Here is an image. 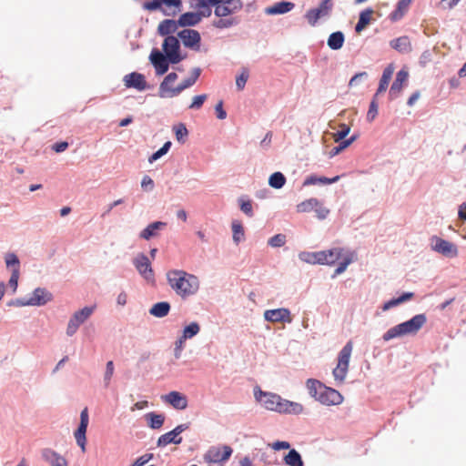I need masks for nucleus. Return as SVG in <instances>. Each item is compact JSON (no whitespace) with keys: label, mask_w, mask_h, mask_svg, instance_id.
Returning <instances> with one entry per match:
<instances>
[{"label":"nucleus","mask_w":466,"mask_h":466,"mask_svg":"<svg viewBox=\"0 0 466 466\" xmlns=\"http://www.w3.org/2000/svg\"><path fill=\"white\" fill-rule=\"evenodd\" d=\"M352 349H353L352 342L348 341L345 344V346L339 352L338 364L349 367Z\"/></svg>","instance_id":"7c9ffc66"},{"label":"nucleus","mask_w":466,"mask_h":466,"mask_svg":"<svg viewBox=\"0 0 466 466\" xmlns=\"http://www.w3.org/2000/svg\"><path fill=\"white\" fill-rule=\"evenodd\" d=\"M167 223L163 221H155L147 225L140 233L139 238L145 240H149L158 235V231L166 228Z\"/></svg>","instance_id":"412c9836"},{"label":"nucleus","mask_w":466,"mask_h":466,"mask_svg":"<svg viewBox=\"0 0 466 466\" xmlns=\"http://www.w3.org/2000/svg\"><path fill=\"white\" fill-rule=\"evenodd\" d=\"M314 211L319 219H325L329 214V209L324 207L319 201V205L314 208Z\"/></svg>","instance_id":"680f3d73"},{"label":"nucleus","mask_w":466,"mask_h":466,"mask_svg":"<svg viewBox=\"0 0 466 466\" xmlns=\"http://www.w3.org/2000/svg\"><path fill=\"white\" fill-rule=\"evenodd\" d=\"M414 297L413 292H404L398 298H393L390 299L389 301L385 302L382 306V310L387 311L394 307H397L404 302L409 301Z\"/></svg>","instance_id":"bb28decb"},{"label":"nucleus","mask_w":466,"mask_h":466,"mask_svg":"<svg viewBox=\"0 0 466 466\" xmlns=\"http://www.w3.org/2000/svg\"><path fill=\"white\" fill-rule=\"evenodd\" d=\"M294 7V3L289 1H281L267 6L264 9V13L268 15H284L293 10Z\"/></svg>","instance_id":"aec40b11"},{"label":"nucleus","mask_w":466,"mask_h":466,"mask_svg":"<svg viewBox=\"0 0 466 466\" xmlns=\"http://www.w3.org/2000/svg\"><path fill=\"white\" fill-rule=\"evenodd\" d=\"M162 6L161 0H152L144 3L143 7L148 11H155L160 9L165 15H170Z\"/></svg>","instance_id":"09e8293b"},{"label":"nucleus","mask_w":466,"mask_h":466,"mask_svg":"<svg viewBox=\"0 0 466 466\" xmlns=\"http://www.w3.org/2000/svg\"><path fill=\"white\" fill-rule=\"evenodd\" d=\"M167 279L171 289L181 298L192 296L199 289L198 279L184 270H170Z\"/></svg>","instance_id":"f03ea898"},{"label":"nucleus","mask_w":466,"mask_h":466,"mask_svg":"<svg viewBox=\"0 0 466 466\" xmlns=\"http://www.w3.org/2000/svg\"><path fill=\"white\" fill-rule=\"evenodd\" d=\"M284 461L289 466H304L301 455L295 449L290 450L284 457Z\"/></svg>","instance_id":"72a5a7b5"},{"label":"nucleus","mask_w":466,"mask_h":466,"mask_svg":"<svg viewBox=\"0 0 466 466\" xmlns=\"http://www.w3.org/2000/svg\"><path fill=\"white\" fill-rule=\"evenodd\" d=\"M254 396L256 400L263 404V406L272 411H277L281 396L277 393L263 391L259 388H255Z\"/></svg>","instance_id":"6e6552de"},{"label":"nucleus","mask_w":466,"mask_h":466,"mask_svg":"<svg viewBox=\"0 0 466 466\" xmlns=\"http://www.w3.org/2000/svg\"><path fill=\"white\" fill-rule=\"evenodd\" d=\"M239 20L237 17H219L218 20H215L212 25L218 29H227L238 25Z\"/></svg>","instance_id":"473e14b6"},{"label":"nucleus","mask_w":466,"mask_h":466,"mask_svg":"<svg viewBox=\"0 0 466 466\" xmlns=\"http://www.w3.org/2000/svg\"><path fill=\"white\" fill-rule=\"evenodd\" d=\"M264 319L269 322L291 323L290 310L286 308L268 309L264 312Z\"/></svg>","instance_id":"4468645a"},{"label":"nucleus","mask_w":466,"mask_h":466,"mask_svg":"<svg viewBox=\"0 0 466 466\" xmlns=\"http://www.w3.org/2000/svg\"><path fill=\"white\" fill-rule=\"evenodd\" d=\"M193 85H194L193 82L187 77L184 81H182L177 86L174 87V90L172 91V93L175 94V96H177L182 91L192 86Z\"/></svg>","instance_id":"4d7b16f0"},{"label":"nucleus","mask_w":466,"mask_h":466,"mask_svg":"<svg viewBox=\"0 0 466 466\" xmlns=\"http://www.w3.org/2000/svg\"><path fill=\"white\" fill-rule=\"evenodd\" d=\"M439 252L450 258H453L457 256L458 249L453 243L439 238Z\"/></svg>","instance_id":"c756f323"},{"label":"nucleus","mask_w":466,"mask_h":466,"mask_svg":"<svg viewBox=\"0 0 466 466\" xmlns=\"http://www.w3.org/2000/svg\"><path fill=\"white\" fill-rule=\"evenodd\" d=\"M162 400L171 405L174 409L183 410L187 408L188 401L186 395L178 391H170L161 397Z\"/></svg>","instance_id":"ddd939ff"},{"label":"nucleus","mask_w":466,"mask_h":466,"mask_svg":"<svg viewBox=\"0 0 466 466\" xmlns=\"http://www.w3.org/2000/svg\"><path fill=\"white\" fill-rule=\"evenodd\" d=\"M96 309V306H86L83 309L76 310L71 316V319L76 322L77 325H82L85 323L94 313Z\"/></svg>","instance_id":"b1692460"},{"label":"nucleus","mask_w":466,"mask_h":466,"mask_svg":"<svg viewBox=\"0 0 466 466\" xmlns=\"http://www.w3.org/2000/svg\"><path fill=\"white\" fill-rule=\"evenodd\" d=\"M332 9V0H322L316 8H310L306 12L305 18L311 26H315L319 19L329 17Z\"/></svg>","instance_id":"423d86ee"},{"label":"nucleus","mask_w":466,"mask_h":466,"mask_svg":"<svg viewBox=\"0 0 466 466\" xmlns=\"http://www.w3.org/2000/svg\"><path fill=\"white\" fill-rule=\"evenodd\" d=\"M186 339L181 336L174 343V357L176 360H179L182 356Z\"/></svg>","instance_id":"864d4df0"},{"label":"nucleus","mask_w":466,"mask_h":466,"mask_svg":"<svg viewBox=\"0 0 466 466\" xmlns=\"http://www.w3.org/2000/svg\"><path fill=\"white\" fill-rule=\"evenodd\" d=\"M27 299L29 306L41 307L53 300V294L45 288H36Z\"/></svg>","instance_id":"9b49d317"},{"label":"nucleus","mask_w":466,"mask_h":466,"mask_svg":"<svg viewBox=\"0 0 466 466\" xmlns=\"http://www.w3.org/2000/svg\"><path fill=\"white\" fill-rule=\"evenodd\" d=\"M114 371H115L114 362L112 360L107 361L106 365L104 378H103L104 386L106 388H107L109 386L111 379L114 375Z\"/></svg>","instance_id":"de8ad7c7"},{"label":"nucleus","mask_w":466,"mask_h":466,"mask_svg":"<svg viewBox=\"0 0 466 466\" xmlns=\"http://www.w3.org/2000/svg\"><path fill=\"white\" fill-rule=\"evenodd\" d=\"M372 12V9L367 8L360 14L359 21L355 25L357 33H360L369 25Z\"/></svg>","instance_id":"c9c22d12"},{"label":"nucleus","mask_w":466,"mask_h":466,"mask_svg":"<svg viewBox=\"0 0 466 466\" xmlns=\"http://www.w3.org/2000/svg\"><path fill=\"white\" fill-rule=\"evenodd\" d=\"M213 6L217 17H227L241 10L243 4L241 0H234V4H218Z\"/></svg>","instance_id":"dca6fc26"},{"label":"nucleus","mask_w":466,"mask_h":466,"mask_svg":"<svg viewBox=\"0 0 466 466\" xmlns=\"http://www.w3.org/2000/svg\"><path fill=\"white\" fill-rule=\"evenodd\" d=\"M376 97L374 96L372 101L370 104L369 111L367 113L368 121H372L376 116L378 115V104L376 102Z\"/></svg>","instance_id":"13d9d810"},{"label":"nucleus","mask_w":466,"mask_h":466,"mask_svg":"<svg viewBox=\"0 0 466 466\" xmlns=\"http://www.w3.org/2000/svg\"><path fill=\"white\" fill-rule=\"evenodd\" d=\"M171 306L169 302L167 301H161L155 303L150 309H149V314L156 317V318H164L168 315L170 311Z\"/></svg>","instance_id":"a878e982"},{"label":"nucleus","mask_w":466,"mask_h":466,"mask_svg":"<svg viewBox=\"0 0 466 466\" xmlns=\"http://www.w3.org/2000/svg\"><path fill=\"white\" fill-rule=\"evenodd\" d=\"M319 205V199L311 198L297 205V211L299 213L309 212Z\"/></svg>","instance_id":"a19ab883"},{"label":"nucleus","mask_w":466,"mask_h":466,"mask_svg":"<svg viewBox=\"0 0 466 466\" xmlns=\"http://www.w3.org/2000/svg\"><path fill=\"white\" fill-rule=\"evenodd\" d=\"M207 97L208 96L206 94L195 96L188 108L195 110L201 108Z\"/></svg>","instance_id":"5fc2aeb1"},{"label":"nucleus","mask_w":466,"mask_h":466,"mask_svg":"<svg viewBox=\"0 0 466 466\" xmlns=\"http://www.w3.org/2000/svg\"><path fill=\"white\" fill-rule=\"evenodd\" d=\"M41 456L43 460L49 463L51 466H54L56 462H58L59 459L63 458V456L50 448L43 449L41 451Z\"/></svg>","instance_id":"e433bc0d"},{"label":"nucleus","mask_w":466,"mask_h":466,"mask_svg":"<svg viewBox=\"0 0 466 466\" xmlns=\"http://www.w3.org/2000/svg\"><path fill=\"white\" fill-rule=\"evenodd\" d=\"M153 453H146L138 457L130 466H144L153 459Z\"/></svg>","instance_id":"e2e57ef3"},{"label":"nucleus","mask_w":466,"mask_h":466,"mask_svg":"<svg viewBox=\"0 0 466 466\" xmlns=\"http://www.w3.org/2000/svg\"><path fill=\"white\" fill-rule=\"evenodd\" d=\"M177 21L176 22L173 19H165L158 25L157 32L160 35L169 36L170 34L177 31Z\"/></svg>","instance_id":"c85d7f7f"},{"label":"nucleus","mask_w":466,"mask_h":466,"mask_svg":"<svg viewBox=\"0 0 466 466\" xmlns=\"http://www.w3.org/2000/svg\"><path fill=\"white\" fill-rule=\"evenodd\" d=\"M233 240L237 244L244 238V229L240 223L234 221L232 223Z\"/></svg>","instance_id":"8fccbe9b"},{"label":"nucleus","mask_w":466,"mask_h":466,"mask_svg":"<svg viewBox=\"0 0 466 466\" xmlns=\"http://www.w3.org/2000/svg\"><path fill=\"white\" fill-rule=\"evenodd\" d=\"M173 130L175 132L177 140L179 143L184 144L188 136V131H187L185 124L179 123V124L174 126Z\"/></svg>","instance_id":"37998d69"},{"label":"nucleus","mask_w":466,"mask_h":466,"mask_svg":"<svg viewBox=\"0 0 466 466\" xmlns=\"http://www.w3.org/2000/svg\"><path fill=\"white\" fill-rule=\"evenodd\" d=\"M427 318L426 315L417 314L412 317L410 319L400 323L390 329H389L382 336L383 340L389 341L395 338L406 336V335H415L418 331L423 327L426 323Z\"/></svg>","instance_id":"20e7f679"},{"label":"nucleus","mask_w":466,"mask_h":466,"mask_svg":"<svg viewBox=\"0 0 466 466\" xmlns=\"http://www.w3.org/2000/svg\"><path fill=\"white\" fill-rule=\"evenodd\" d=\"M411 0H400L397 5V9L392 13V19L397 20L402 16L403 13L407 10Z\"/></svg>","instance_id":"49530a36"},{"label":"nucleus","mask_w":466,"mask_h":466,"mask_svg":"<svg viewBox=\"0 0 466 466\" xmlns=\"http://www.w3.org/2000/svg\"><path fill=\"white\" fill-rule=\"evenodd\" d=\"M345 42V35L341 31H336L328 37L327 45L331 50H339Z\"/></svg>","instance_id":"cd10ccee"},{"label":"nucleus","mask_w":466,"mask_h":466,"mask_svg":"<svg viewBox=\"0 0 466 466\" xmlns=\"http://www.w3.org/2000/svg\"><path fill=\"white\" fill-rule=\"evenodd\" d=\"M248 79V72L247 69H244L242 71V73L236 78V86H237L238 90L244 89Z\"/></svg>","instance_id":"6e6d98bb"},{"label":"nucleus","mask_w":466,"mask_h":466,"mask_svg":"<svg viewBox=\"0 0 466 466\" xmlns=\"http://www.w3.org/2000/svg\"><path fill=\"white\" fill-rule=\"evenodd\" d=\"M89 423V416H88V410L87 408H85L82 410L80 413V422L78 425V428L74 433V437L76 439V441L77 445L81 448L82 451H86V430Z\"/></svg>","instance_id":"1a4fd4ad"},{"label":"nucleus","mask_w":466,"mask_h":466,"mask_svg":"<svg viewBox=\"0 0 466 466\" xmlns=\"http://www.w3.org/2000/svg\"><path fill=\"white\" fill-rule=\"evenodd\" d=\"M304 411L303 405L281 397V400L276 412L281 414L299 415Z\"/></svg>","instance_id":"a211bd4d"},{"label":"nucleus","mask_w":466,"mask_h":466,"mask_svg":"<svg viewBox=\"0 0 466 466\" xmlns=\"http://www.w3.org/2000/svg\"><path fill=\"white\" fill-rule=\"evenodd\" d=\"M173 431H170L163 435H161L157 440V446L158 447H166L168 444H171L172 442H175L174 437H177V435H173Z\"/></svg>","instance_id":"3c124183"},{"label":"nucleus","mask_w":466,"mask_h":466,"mask_svg":"<svg viewBox=\"0 0 466 466\" xmlns=\"http://www.w3.org/2000/svg\"><path fill=\"white\" fill-rule=\"evenodd\" d=\"M390 46L400 54H409L412 50L410 40L407 35L392 39L390 42Z\"/></svg>","instance_id":"4be33fe9"},{"label":"nucleus","mask_w":466,"mask_h":466,"mask_svg":"<svg viewBox=\"0 0 466 466\" xmlns=\"http://www.w3.org/2000/svg\"><path fill=\"white\" fill-rule=\"evenodd\" d=\"M79 327V325H77L70 319L66 327V335L72 337L73 335L76 334Z\"/></svg>","instance_id":"774afa93"},{"label":"nucleus","mask_w":466,"mask_h":466,"mask_svg":"<svg viewBox=\"0 0 466 466\" xmlns=\"http://www.w3.org/2000/svg\"><path fill=\"white\" fill-rule=\"evenodd\" d=\"M285 183H286V177L279 171L274 172L273 174L270 175V177L268 178V185L271 187L276 188V189L282 188L284 187Z\"/></svg>","instance_id":"4c0bfd02"},{"label":"nucleus","mask_w":466,"mask_h":466,"mask_svg":"<svg viewBox=\"0 0 466 466\" xmlns=\"http://www.w3.org/2000/svg\"><path fill=\"white\" fill-rule=\"evenodd\" d=\"M238 201L239 204L240 210L248 218H252L254 216L252 201L250 199L246 198V197L244 196L238 198Z\"/></svg>","instance_id":"79ce46f5"},{"label":"nucleus","mask_w":466,"mask_h":466,"mask_svg":"<svg viewBox=\"0 0 466 466\" xmlns=\"http://www.w3.org/2000/svg\"><path fill=\"white\" fill-rule=\"evenodd\" d=\"M306 387L309 396L323 405H339L343 401V396L337 390L327 387L316 379H309Z\"/></svg>","instance_id":"7ed1b4c3"},{"label":"nucleus","mask_w":466,"mask_h":466,"mask_svg":"<svg viewBox=\"0 0 466 466\" xmlns=\"http://www.w3.org/2000/svg\"><path fill=\"white\" fill-rule=\"evenodd\" d=\"M162 47L165 52L164 55L168 56L171 64H177L183 59V56L180 55V44L176 36H167Z\"/></svg>","instance_id":"0eeeda50"},{"label":"nucleus","mask_w":466,"mask_h":466,"mask_svg":"<svg viewBox=\"0 0 466 466\" xmlns=\"http://www.w3.org/2000/svg\"><path fill=\"white\" fill-rule=\"evenodd\" d=\"M8 267L13 266L12 268V274L10 276L9 281H8V287L12 289V294H15L16 292L17 287H18V279H19V265L20 264H6Z\"/></svg>","instance_id":"ea45409f"},{"label":"nucleus","mask_w":466,"mask_h":466,"mask_svg":"<svg viewBox=\"0 0 466 466\" xmlns=\"http://www.w3.org/2000/svg\"><path fill=\"white\" fill-rule=\"evenodd\" d=\"M178 37L182 40L183 45L194 50L199 49L201 36L198 31L194 29H183L177 34Z\"/></svg>","instance_id":"f8f14e48"},{"label":"nucleus","mask_w":466,"mask_h":466,"mask_svg":"<svg viewBox=\"0 0 466 466\" xmlns=\"http://www.w3.org/2000/svg\"><path fill=\"white\" fill-rule=\"evenodd\" d=\"M348 370V366L337 364V367L332 371L335 380L339 381V383H342L346 379Z\"/></svg>","instance_id":"c03bdc74"},{"label":"nucleus","mask_w":466,"mask_h":466,"mask_svg":"<svg viewBox=\"0 0 466 466\" xmlns=\"http://www.w3.org/2000/svg\"><path fill=\"white\" fill-rule=\"evenodd\" d=\"M200 331V326L198 322L193 321L184 327L181 337L184 339H190L193 337L197 336Z\"/></svg>","instance_id":"58836bf2"},{"label":"nucleus","mask_w":466,"mask_h":466,"mask_svg":"<svg viewBox=\"0 0 466 466\" xmlns=\"http://www.w3.org/2000/svg\"><path fill=\"white\" fill-rule=\"evenodd\" d=\"M200 21L199 14L197 12H187L179 16L177 24L181 27L195 26L199 24Z\"/></svg>","instance_id":"393cba45"},{"label":"nucleus","mask_w":466,"mask_h":466,"mask_svg":"<svg viewBox=\"0 0 466 466\" xmlns=\"http://www.w3.org/2000/svg\"><path fill=\"white\" fill-rule=\"evenodd\" d=\"M368 77V73L367 72H360V73H357L356 75H354L350 82H349V86L350 87H353V86H358L363 79H366Z\"/></svg>","instance_id":"bf43d9fd"},{"label":"nucleus","mask_w":466,"mask_h":466,"mask_svg":"<svg viewBox=\"0 0 466 466\" xmlns=\"http://www.w3.org/2000/svg\"><path fill=\"white\" fill-rule=\"evenodd\" d=\"M150 63L153 65L157 76H162L167 72L170 60L158 49L154 48L149 56Z\"/></svg>","instance_id":"9d476101"},{"label":"nucleus","mask_w":466,"mask_h":466,"mask_svg":"<svg viewBox=\"0 0 466 466\" xmlns=\"http://www.w3.org/2000/svg\"><path fill=\"white\" fill-rule=\"evenodd\" d=\"M145 417L148 422V426L153 430L160 429L165 421V416L163 414L148 412Z\"/></svg>","instance_id":"2f4dec72"},{"label":"nucleus","mask_w":466,"mask_h":466,"mask_svg":"<svg viewBox=\"0 0 466 466\" xmlns=\"http://www.w3.org/2000/svg\"><path fill=\"white\" fill-rule=\"evenodd\" d=\"M286 243V236L284 234H276L275 236L271 237L268 244L272 248H279L284 246Z\"/></svg>","instance_id":"603ef678"},{"label":"nucleus","mask_w":466,"mask_h":466,"mask_svg":"<svg viewBox=\"0 0 466 466\" xmlns=\"http://www.w3.org/2000/svg\"><path fill=\"white\" fill-rule=\"evenodd\" d=\"M137 269L139 274L148 282H155V274L152 269L151 264H136Z\"/></svg>","instance_id":"f704fd0d"},{"label":"nucleus","mask_w":466,"mask_h":466,"mask_svg":"<svg viewBox=\"0 0 466 466\" xmlns=\"http://www.w3.org/2000/svg\"><path fill=\"white\" fill-rule=\"evenodd\" d=\"M350 127L346 124L340 125V130L335 135V141L343 140L350 133Z\"/></svg>","instance_id":"0e129e2a"},{"label":"nucleus","mask_w":466,"mask_h":466,"mask_svg":"<svg viewBox=\"0 0 466 466\" xmlns=\"http://www.w3.org/2000/svg\"><path fill=\"white\" fill-rule=\"evenodd\" d=\"M177 74L175 72H171L167 74L163 81L159 85L158 88V96L161 98H171L175 97V94L172 93L174 87L170 86V84L175 82L177 79Z\"/></svg>","instance_id":"6ab92c4d"},{"label":"nucleus","mask_w":466,"mask_h":466,"mask_svg":"<svg viewBox=\"0 0 466 466\" xmlns=\"http://www.w3.org/2000/svg\"><path fill=\"white\" fill-rule=\"evenodd\" d=\"M431 59H432V54H431V52L430 50H426V51H424V52L421 54V56H420V61H419V63H420V65L421 66H423V67H424V66H426L428 65V63H429L430 61H431Z\"/></svg>","instance_id":"338daca9"},{"label":"nucleus","mask_w":466,"mask_h":466,"mask_svg":"<svg viewBox=\"0 0 466 466\" xmlns=\"http://www.w3.org/2000/svg\"><path fill=\"white\" fill-rule=\"evenodd\" d=\"M8 306H14V307H25L29 306L28 299L27 298H19L12 299L7 303Z\"/></svg>","instance_id":"69168bd1"},{"label":"nucleus","mask_w":466,"mask_h":466,"mask_svg":"<svg viewBox=\"0 0 466 466\" xmlns=\"http://www.w3.org/2000/svg\"><path fill=\"white\" fill-rule=\"evenodd\" d=\"M233 450L228 445L212 446L204 454L203 459L208 464L220 465L232 455Z\"/></svg>","instance_id":"39448f33"},{"label":"nucleus","mask_w":466,"mask_h":466,"mask_svg":"<svg viewBox=\"0 0 466 466\" xmlns=\"http://www.w3.org/2000/svg\"><path fill=\"white\" fill-rule=\"evenodd\" d=\"M123 81L127 88H135L138 91H144L148 87L144 75L137 72H132L126 75Z\"/></svg>","instance_id":"2eb2a0df"},{"label":"nucleus","mask_w":466,"mask_h":466,"mask_svg":"<svg viewBox=\"0 0 466 466\" xmlns=\"http://www.w3.org/2000/svg\"><path fill=\"white\" fill-rule=\"evenodd\" d=\"M299 258L301 262H354L359 259L355 250L341 247L317 252L303 251Z\"/></svg>","instance_id":"f257e3e1"},{"label":"nucleus","mask_w":466,"mask_h":466,"mask_svg":"<svg viewBox=\"0 0 466 466\" xmlns=\"http://www.w3.org/2000/svg\"><path fill=\"white\" fill-rule=\"evenodd\" d=\"M154 187L155 183L153 179L149 176L145 175L141 180V187L143 188V190L150 192L154 189Z\"/></svg>","instance_id":"052dcab7"},{"label":"nucleus","mask_w":466,"mask_h":466,"mask_svg":"<svg viewBox=\"0 0 466 466\" xmlns=\"http://www.w3.org/2000/svg\"><path fill=\"white\" fill-rule=\"evenodd\" d=\"M393 72H394V66L392 64L388 65L384 68V70L382 72V76L380 79L377 92L374 95L375 97H377L380 93H383L387 90V88L389 86V83L392 77Z\"/></svg>","instance_id":"5701e85b"},{"label":"nucleus","mask_w":466,"mask_h":466,"mask_svg":"<svg viewBox=\"0 0 466 466\" xmlns=\"http://www.w3.org/2000/svg\"><path fill=\"white\" fill-rule=\"evenodd\" d=\"M195 2L196 3L193 5V7L198 9L197 13L199 14L201 20L203 17H209L211 15V6H213V5H208L207 6H203L202 5H200L201 0H195Z\"/></svg>","instance_id":"a18cd8bd"},{"label":"nucleus","mask_w":466,"mask_h":466,"mask_svg":"<svg viewBox=\"0 0 466 466\" xmlns=\"http://www.w3.org/2000/svg\"><path fill=\"white\" fill-rule=\"evenodd\" d=\"M409 79V72L407 69L402 68L400 69L397 75L396 78L393 81L390 88V98L395 99L398 97L401 92V89L403 87V85L408 82Z\"/></svg>","instance_id":"f3484780"}]
</instances>
